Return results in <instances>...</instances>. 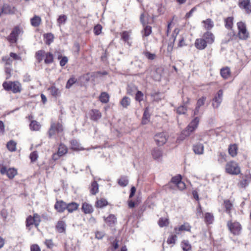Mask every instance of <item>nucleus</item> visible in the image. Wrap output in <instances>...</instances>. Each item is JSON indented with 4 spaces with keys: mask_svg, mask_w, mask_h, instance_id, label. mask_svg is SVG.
<instances>
[{
    "mask_svg": "<svg viewBox=\"0 0 251 251\" xmlns=\"http://www.w3.org/2000/svg\"><path fill=\"white\" fill-rule=\"evenodd\" d=\"M63 131V127L61 123L58 122L51 121L48 132L49 138H51L56 134L62 133Z\"/></svg>",
    "mask_w": 251,
    "mask_h": 251,
    "instance_id": "f257e3e1",
    "label": "nucleus"
},
{
    "mask_svg": "<svg viewBox=\"0 0 251 251\" xmlns=\"http://www.w3.org/2000/svg\"><path fill=\"white\" fill-rule=\"evenodd\" d=\"M2 86L6 91H11L13 93H20L22 91V85L18 81L3 82Z\"/></svg>",
    "mask_w": 251,
    "mask_h": 251,
    "instance_id": "f03ea898",
    "label": "nucleus"
},
{
    "mask_svg": "<svg viewBox=\"0 0 251 251\" xmlns=\"http://www.w3.org/2000/svg\"><path fill=\"white\" fill-rule=\"evenodd\" d=\"M227 226L229 231L234 235L238 236L241 234L242 227L239 222L228 221L227 222Z\"/></svg>",
    "mask_w": 251,
    "mask_h": 251,
    "instance_id": "7ed1b4c3",
    "label": "nucleus"
},
{
    "mask_svg": "<svg viewBox=\"0 0 251 251\" xmlns=\"http://www.w3.org/2000/svg\"><path fill=\"white\" fill-rule=\"evenodd\" d=\"M199 122L200 118L198 117H195L188 125L186 129L182 132L181 135L185 137L189 136L197 128Z\"/></svg>",
    "mask_w": 251,
    "mask_h": 251,
    "instance_id": "20e7f679",
    "label": "nucleus"
},
{
    "mask_svg": "<svg viewBox=\"0 0 251 251\" xmlns=\"http://www.w3.org/2000/svg\"><path fill=\"white\" fill-rule=\"evenodd\" d=\"M237 25L239 38L241 40H246L249 37V33L247 31L245 23L243 22H239L237 23Z\"/></svg>",
    "mask_w": 251,
    "mask_h": 251,
    "instance_id": "39448f33",
    "label": "nucleus"
},
{
    "mask_svg": "<svg viewBox=\"0 0 251 251\" xmlns=\"http://www.w3.org/2000/svg\"><path fill=\"white\" fill-rule=\"evenodd\" d=\"M226 171L229 174L237 175L240 174V168L235 162L230 161L226 163Z\"/></svg>",
    "mask_w": 251,
    "mask_h": 251,
    "instance_id": "423d86ee",
    "label": "nucleus"
},
{
    "mask_svg": "<svg viewBox=\"0 0 251 251\" xmlns=\"http://www.w3.org/2000/svg\"><path fill=\"white\" fill-rule=\"evenodd\" d=\"M154 138L157 145L162 146L167 142L168 135L165 132H160L156 134Z\"/></svg>",
    "mask_w": 251,
    "mask_h": 251,
    "instance_id": "0eeeda50",
    "label": "nucleus"
},
{
    "mask_svg": "<svg viewBox=\"0 0 251 251\" xmlns=\"http://www.w3.org/2000/svg\"><path fill=\"white\" fill-rule=\"evenodd\" d=\"M238 4L241 9L245 11L246 13L250 14L251 13V0H239Z\"/></svg>",
    "mask_w": 251,
    "mask_h": 251,
    "instance_id": "6e6552de",
    "label": "nucleus"
},
{
    "mask_svg": "<svg viewBox=\"0 0 251 251\" xmlns=\"http://www.w3.org/2000/svg\"><path fill=\"white\" fill-rule=\"evenodd\" d=\"M0 172L2 175L6 174L7 177L10 178H13L17 174V170L14 168H9L8 169L5 166H2L0 170Z\"/></svg>",
    "mask_w": 251,
    "mask_h": 251,
    "instance_id": "1a4fd4ad",
    "label": "nucleus"
},
{
    "mask_svg": "<svg viewBox=\"0 0 251 251\" xmlns=\"http://www.w3.org/2000/svg\"><path fill=\"white\" fill-rule=\"evenodd\" d=\"M20 32L21 30L20 28L18 26H16L15 28L13 29L11 33L8 36V40L11 43H16L17 40V37L19 36Z\"/></svg>",
    "mask_w": 251,
    "mask_h": 251,
    "instance_id": "9d476101",
    "label": "nucleus"
},
{
    "mask_svg": "<svg viewBox=\"0 0 251 251\" xmlns=\"http://www.w3.org/2000/svg\"><path fill=\"white\" fill-rule=\"evenodd\" d=\"M223 91L220 90L218 91L217 94L215 96L213 99V102L212 103L214 108H217L219 107L223 100Z\"/></svg>",
    "mask_w": 251,
    "mask_h": 251,
    "instance_id": "9b49d317",
    "label": "nucleus"
},
{
    "mask_svg": "<svg viewBox=\"0 0 251 251\" xmlns=\"http://www.w3.org/2000/svg\"><path fill=\"white\" fill-rule=\"evenodd\" d=\"M66 207L67 203L62 200L57 201L54 205V208L59 213L63 212Z\"/></svg>",
    "mask_w": 251,
    "mask_h": 251,
    "instance_id": "f8f14e48",
    "label": "nucleus"
},
{
    "mask_svg": "<svg viewBox=\"0 0 251 251\" xmlns=\"http://www.w3.org/2000/svg\"><path fill=\"white\" fill-rule=\"evenodd\" d=\"M251 181V176L250 175L243 176L242 180L238 183V186L242 188H246Z\"/></svg>",
    "mask_w": 251,
    "mask_h": 251,
    "instance_id": "ddd939ff",
    "label": "nucleus"
},
{
    "mask_svg": "<svg viewBox=\"0 0 251 251\" xmlns=\"http://www.w3.org/2000/svg\"><path fill=\"white\" fill-rule=\"evenodd\" d=\"M207 45V43L202 38L196 39L195 42V47L199 50H202L205 49Z\"/></svg>",
    "mask_w": 251,
    "mask_h": 251,
    "instance_id": "4468645a",
    "label": "nucleus"
},
{
    "mask_svg": "<svg viewBox=\"0 0 251 251\" xmlns=\"http://www.w3.org/2000/svg\"><path fill=\"white\" fill-rule=\"evenodd\" d=\"M202 38L209 44H211L214 42L215 37L212 33L210 31H206L203 34Z\"/></svg>",
    "mask_w": 251,
    "mask_h": 251,
    "instance_id": "2eb2a0df",
    "label": "nucleus"
},
{
    "mask_svg": "<svg viewBox=\"0 0 251 251\" xmlns=\"http://www.w3.org/2000/svg\"><path fill=\"white\" fill-rule=\"evenodd\" d=\"M105 222L110 226H113L117 222V218L113 214H110L107 217H104Z\"/></svg>",
    "mask_w": 251,
    "mask_h": 251,
    "instance_id": "dca6fc26",
    "label": "nucleus"
},
{
    "mask_svg": "<svg viewBox=\"0 0 251 251\" xmlns=\"http://www.w3.org/2000/svg\"><path fill=\"white\" fill-rule=\"evenodd\" d=\"M90 119L96 121L100 119L101 117V114L99 110L97 109H92L89 112Z\"/></svg>",
    "mask_w": 251,
    "mask_h": 251,
    "instance_id": "f3484780",
    "label": "nucleus"
},
{
    "mask_svg": "<svg viewBox=\"0 0 251 251\" xmlns=\"http://www.w3.org/2000/svg\"><path fill=\"white\" fill-rule=\"evenodd\" d=\"M191 228V226H190V225L187 223H185L183 225L180 226L178 228L175 227L174 230L176 234H179V232L181 231H190Z\"/></svg>",
    "mask_w": 251,
    "mask_h": 251,
    "instance_id": "a211bd4d",
    "label": "nucleus"
},
{
    "mask_svg": "<svg viewBox=\"0 0 251 251\" xmlns=\"http://www.w3.org/2000/svg\"><path fill=\"white\" fill-rule=\"evenodd\" d=\"M193 151L196 154H202L203 153L204 147L201 143H197L193 146Z\"/></svg>",
    "mask_w": 251,
    "mask_h": 251,
    "instance_id": "6ab92c4d",
    "label": "nucleus"
},
{
    "mask_svg": "<svg viewBox=\"0 0 251 251\" xmlns=\"http://www.w3.org/2000/svg\"><path fill=\"white\" fill-rule=\"evenodd\" d=\"M79 206V204L75 202L67 203L66 209L69 213H72L76 210Z\"/></svg>",
    "mask_w": 251,
    "mask_h": 251,
    "instance_id": "aec40b11",
    "label": "nucleus"
},
{
    "mask_svg": "<svg viewBox=\"0 0 251 251\" xmlns=\"http://www.w3.org/2000/svg\"><path fill=\"white\" fill-rule=\"evenodd\" d=\"M82 210L85 214H90L93 212V208L92 205L84 202L82 205Z\"/></svg>",
    "mask_w": 251,
    "mask_h": 251,
    "instance_id": "412c9836",
    "label": "nucleus"
},
{
    "mask_svg": "<svg viewBox=\"0 0 251 251\" xmlns=\"http://www.w3.org/2000/svg\"><path fill=\"white\" fill-rule=\"evenodd\" d=\"M220 74L224 79H227L230 75V70L228 67L223 68L221 69Z\"/></svg>",
    "mask_w": 251,
    "mask_h": 251,
    "instance_id": "4be33fe9",
    "label": "nucleus"
},
{
    "mask_svg": "<svg viewBox=\"0 0 251 251\" xmlns=\"http://www.w3.org/2000/svg\"><path fill=\"white\" fill-rule=\"evenodd\" d=\"M202 23L204 24V28L207 30L211 29L214 25L213 22L209 18L203 21Z\"/></svg>",
    "mask_w": 251,
    "mask_h": 251,
    "instance_id": "5701e85b",
    "label": "nucleus"
},
{
    "mask_svg": "<svg viewBox=\"0 0 251 251\" xmlns=\"http://www.w3.org/2000/svg\"><path fill=\"white\" fill-rule=\"evenodd\" d=\"M233 17H228L225 19V26L228 29H231L233 27Z\"/></svg>",
    "mask_w": 251,
    "mask_h": 251,
    "instance_id": "b1692460",
    "label": "nucleus"
},
{
    "mask_svg": "<svg viewBox=\"0 0 251 251\" xmlns=\"http://www.w3.org/2000/svg\"><path fill=\"white\" fill-rule=\"evenodd\" d=\"M46 52L44 50H39L37 51L35 53V58L37 60L38 63H40L45 56Z\"/></svg>",
    "mask_w": 251,
    "mask_h": 251,
    "instance_id": "393cba45",
    "label": "nucleus"
},
{
    "mask_svg": "<svg viewBox=\"0 0 251 251\" xmlns=\"http://www.w3.org/2000/svg\"><path fill=\"white\" fill-rule=\"evenodd\" d=\"M229 154L232 157L237 155L238 148L236 144L230 145L228 147Z\"/></svg>",
    "mask_w": 251,
    "mask_h": 251,
    "instance_id": "a878e982",
    "label": "nucleus"
},
{
    "mask_svg": "<svg viewBox=\"0 0 251 251\" xmlns=\"http://www.w3.org/2000/svg\"><path fill=\"white\" fill-rule=\"evenodd\" d=\"M224 204L226 208V212L231 216V210L233 207V204L228 200L224 201Z\"/></svg>",
    "mask_w": 251,
    "mask_h": 251,
    "instance_id": "bb28decb",
    "label": "nucleus"
},
{
    "mask_svg": "<svg viewBox=\"0 0 251 251\" xmlns=\"http://www.w3.org/2000/svg\"><path fill=\"white\" fill-rule=\"evenodd\" d=\"M152 157L154 159L160 158L162 155V151L158 148H154L151 151Z\"/></svg>",
    "mask_w": 251,
    "mask_h": 251,
    "instance_id": "cd10ccee",
    "label": "nucleus"
},
{
    "mask_svg": "<svg viewBox=\"0 0 251 251\" xmlns=\"http://www.w3.org/2000/svg\"><path fill=\"white\" fill-rule=\"evenodd\" d=\"M31 24L34 27L38 26L41 22V19L39 16H34L31 19Z\"/></svg>",
    "mask_w": 251,
    "mask_h": 251,
    "instance_id": "c85d7f7f",
    "label": "nucleus"
},
{
    "mask_svg": "<svg viewBox=\"0 0 251 251\" xmlns=\"http://www.w3.org/2000/svg\"><path fill=\"white\" fill-rule=\"evenodd\" d=\"M177 33L178 32H177L176 35L175 34V33H173L171 37L170 38V40L172 41V42L168 44L167 47V50L169 52H171L173 50L174 43L176 40Z\"/></svg>",
    "mask_w": 251,
    "mask_h": 251,
    "instance_id": "c756f323",
    "label": "nucleus"
},
{
    "mask_svg": "<svg viewBox=\"0 0 251 251\" xmlns=\"http://www.w3.org/2000/svg\"><path fill=\"white\" fill-rule=\"evenodd\" d=\"M150 114L147 108L145 110L142 120V124L146 125L149 122Z\"/></svg>",
    "mask_w": 251,
    "mask_h": 251,
    "instance_id": "7c9ffc66",
    "label": "nucleus"
},
{
    "mask_svg": "<svg viewBox=\"0 0 251 251\" xmlns=\"http://www.w3.org/2000/svg\"><path fill=\"white\" fill-rule=\"evenodd\" d=\"M99 185L97 181H94L91 183L90 192L92 195H95L98 192Z\"/></svg>",
    "mask_w": 251,
    "mask_h": 251,
    "instance_id": "2f4dec72",
    "label": "nucleus"
},
{
    "mask_svg": "<svg viewBox=\"0 0 251 251\" xmlns=\"http://www.w3.org/2000/svg\"><path fill=\"white\" fill-rule=\"evenodd\" d=\"M30 129L32 130L37 131L39 130L41 127V125L39 123L36 121H31L29 125Z\"/></svg>",
    "mask_w": 251,
    "mask_h": 251,
    "instance_id": "473e14b6",
    "label": "nucleus"
},
{
    "mask_svg": "<svg viewBox=\"0 0 251 251\" xmlns=\"http://www.w3.org/2000/svg\"><path fill=\"white\" fill-rule=\"evenodd\" d=\"M151 26L146 25L144 26V29L142 31L143 37L144 38V37L149 36L151 34Z\"/></svg>",
    "mask_w": 251,
    "mask_h": 251,
    "instance_id": "72a5a7b5",
    "label": "nucleus"
},
{
    "mask_svg": "<svg viewBox=\"0 0 251 251\" xmlns=\"http://www.w3.org/2000/svg\"><path fill=\"white\" fill-rule=\"evenodd\" d=\"M53 62V55L51 52H47L45 54L44 62L46 64H50Z\"/></svg>",
    "mask_w": 251,
    "mask_h": 251,
    "instance_id": "f704fd0d",
    "label": "nucleus"
},
{
    "mask_svg": "<svg viewBox=\"0 0 251 251\" xmlns=\"http://www.w3.org/2000/svg\"><path fill=\"white\" fill-rule=\"evenodd\" d=\"M50 94L54 97L57 98L60 96V92L58 88L55 86H51L49 88Z\"/></svg>",
    "mask_w": 251,
    "mask_h": 251,
    "instance_id": "c9c22d12",
    "label": "nucleus"
},
{
    "mask_svg": "<svg viewBox=\"0 0 251 251\" xmlns=\"http://www.w3.org/2000/svg\"><path fill=\"white\" fill-rule=\"evenodd\" d=\"M44 38L46 39L45 43L47 45H50L53 41L54 36L51 33L45 34L44 35Z\"/></svg>",
    "mask_w": 251,
    "mask_h": 251,
    "instance_id": "e433bc0d",
    "label": "nucleus"
},
{
    "mask_svg": "<svg viewBox=\"0 0 251 251\" xmlns=\"http://www.w3.org/2000/svg\"><path fill=\"white\" fill-rule=\"evenodd\" d=\"M16 143L13 140H10L7 142L6 147L10 151H15L16 150Z\"/></svg>",
    "mask_w": 251,
    "mask_h": 251,
    "instance_id": "4c0bfd02",
    "label": "nucleus"
},
{
    "mask_svg": "<svg viewBox=\"0 0 251 251\" xmlns=\"http://www.w3.org/2000/svg\"><path fill=\"white\" fill-rule=\"evenodd\" d=\"M56 228L59 233H62L65 231V224L63 221H59L56 226Z\"/></svg>",
    "mask_w": 251,
    "mask_h": 251,
    "instance_id": "58836bf2",
    "label": "nucleus"
},
{
    "mask_svg": "<svg viewBox=\"0 0 251 251\" xmlns=\"http://www.w3.org/2000/svg\"><path fill=\"white\" fill-rule=\"evenodd\" d=\"M109 96L106 92H102L100 96V100L104 103H106L109 101Z\"/></svg>",
    "mask_w": 251,
    "mask_h": 251,
    "instance_id": "ea45409f",
    "label": "nucleus"
},
{
    "mask_svg": "<svg viewBox=\"0 0 251 251\" xmlns=\"http://www.w3.org/2000/svg\"><path fill=\"white\" fill-rule=\"evenodd\" d=\"M67 152V147L63 144H60L58 148L57 152L58 153L59 155L62 156L66 154Z\"/></svg>",
    "mask_w": 251,
    "mask_h": 251,
    "instance_id": "a19ab883",
    "label": "nucleus"
},
{
    "mask_svg": "<svg viewBox=\"0 0 251 251\" xmlns=\"http://www.w3.org/2000/svg\"><path fill=\"white\" fill-rule=\"evenodd\" d=\"M120 103L124 108H127L130 104V99L125 96L122 99Z\"/></svg>",
    "mask_w": 251,
    "mask_h": 251,
    "instance_id": "79ce46f5",
    "label": "nucleus"
},
{
    "mask_svg": "<svg viewBox=\"0 0 251 251\" xmlns=\"http://www.w3.org/2000/svg\"><path fill=\"white\" fill-rule=\"evenodd\" d=\"M118 183L122 187H125L128 184V180L126 176H122L118 179Z\"/></svg>",
    "mask_w": 251,
    "mask_h": 251,
    "instance_id": "37998d69",
    "label": "nucleus"
},
{
    "mask_svg": "<svg viewBox=\"0 0 251 251\" xmlns=\"http://www.w3.org/2000/svg\"><path fill=\"white\" fill-rule=\"evenodd\" d=\"M188 103V100L186 102V103L182 105H180L176 109V112L178 114H185L187 110V107L185 105L186 104Z\"/></svg>",
    "mask_w": 251,
    "mask_h": 251,
    "instance_id": "c03bdc74",
    "label": "nucleus"
},
{
    "mask_svg": "<svg viewBox=\"0 0 251 251\" xmlns=\"http://www.w3.org/2000/svg\"><path fill=\"white\" fill-rule=\"evenodd\" d=\"M34 225L35 226V221L31 216H28L26 220V226L29 230L31 229V226Z\"/></svg>",
    "mask_w": 251,
    "mask_h": 251,
    "instance_id": "a18cd8bd",
    "label": "nucleus"
},
{
    "mask_svg": "<svg viewBox=\"0 0 251 251\" xmlns=\"http://www.w3.org/2000/svg\"><path fill=\"white\" fill-rule=\"evenodd\" d=\"M108 202L107 201L104 199H101L98 200L96 202V206L98 208H102L107 205Z\"/></svg>",
    "mask_w": 251,
    "mask_h": 251,
    "instance_id": "49530a36",
    "label": "nucleus"
},
{
    "mask_svg": "<svg viewBox=\"0 0 251 251\" xmlns=\"http://www.w3.org/2000/svg\"><path fill=\"white\" fill-rule=\"evenodd\" d=\"M183 251H189L191 250V246L188 240H184L181 243Z\"/></svg>",
    "mask_w": 251,
    "mask_h": 251,
    "instance_id": "de8ad7c7",
    "label": "nucleus"
},
{
    "mask_svg": "<svg viewBox=\"0 0 251 251\" xmlns=\"http://www.w3.org/2000/svg\"><path fill=\"white\" fill-rule=\"evenodd\" d=\"M67 19V17L65 15H61L59 16L57 22L59 25L60 26L61 25H64L66 23Z\"/></svg>",
    "mask_w": 251,
    "mask_h": 251,
    "instance_id": "09e8293b",
    "label": "nucleus"
},
{
    "mask_svg": "<svg viewBox=\"0 0 251 251\" xmlns=\"http://www.w3.org/2000/svg\"><path fill=\"white\" fill-rule=\"evenodd\" d=\"M205 222L207 224H212L214 217L213 215L210 213H206L205 214Z\"/></svg>",
    "mask_w": 251,
    "mask_h": 251,
    "instance_id": "8fccbe9b",
    "label": "nucleus"
},
{
    "mask_svg": "<svg viewBox=\"0 0 251 251\" xmlns=\"http://www.w3.org/2000/svg\"><path fill=\"white\" fill-rule=\"evenodd\" d=\"M71 148L75 151H77L79 150V144L77 141L75 140H72L70 142Z\"/></svg>",
    "mask_w": 251,
    "mask_h": 251,
    "instance_id": "3c124183",
    "label": "nucleus"
},
{
    "mask_svg": "<svg viewBox=\"0 0 251 251\" xmlns=\"http://www.w3.org/2000/svg\"><path fill=\"white\" fill-rule=\"evenodd\" d=\"M158 223L160 227H164L168 226L169 221L167 219L160 218L159 220Z\"/></svg>",
    "mask_w": 251,
    "mask_h": 251,
    "instance_id": "603ef678",
    "label": "nucleus"
},
{
    "mask_svg": "<svg viewBox=\"0 0 251 251\" xmlns=\"http://www.w3.org/2000/svg\"><path fill=\"white\" fill-rule=\"evenodd\" d=\"M77 80L75 77L70 78L67 82L66 88L67 89L70 88L76 82Z\"/></svg>",
    "mask_w": 251,
    "mask_h": 251,
    "instance_id": "864d4df0",
    "label": "nucleus"
},
{
    "mask_svg": "<svg viewBox=\"0 0 251 251\" xmlns=\"http://www.w3.org/2000/svg\"><path fill=\"white\" fill-rule=\"evenodd\" d=\"M182 179V176L180 175H178L174 176L171 179V182L176 185L179 181Z\"/></svg>",
    "mask_w": 251,
    "mask_h": 251,
    "instance_id": "5fc2aeb1",
    "label": "nucleus"
},
{
    "mask_svg": "<svg viewBox=\"0 0 251 251\" xmlns=\"http://www.w3.org/2000/svg\"><path fill=\"white\" fill-rule=\"evenodd\" d=\"M206 99V98L204 96H203L201 98H200L197 100L196 106L200 108L201 106L203 105L204 104Z\"/></svg>",
    "mask_w": 251,
    "mask_h": 251,
    "instance_id": "6e6d98bb",
    "label": "nucleus"
},
{
    "mask_svg": "<svg viewBox=\"0 0 251 251\" xmlns=\"http://www.w3.org/2000/svg\"><path fill=\"white\" fill-rule=\"evenodd\" d=\"M140 21L143 26L148 24V20L145 17L144 13H142L140 17Z\"/></svg>",
    "mask_w": 251,
    "mask_h": 251,
    "instance_id": "4d7b16f0",
    "label": "nucleus"
},
{
    "mask_svg": "<svg viewBox=\"0 0 251 251\" xmlns=\"http://www.w3.org/2000/svg\"><path fill=\"white\" fill-rule=\"evenodd\" d=\"M176 239L177 236L176 235H172L168 237L167 240V243L168 244H175Z\"/></svg>",
    "mask_w": 251,
    "mask_h": 251,
    "instance_id": "13d9d810",
    "label": "nucleus"
},
{
    "mask_svg": "<svg viewBox=\"0 0 251 251\" xmlns=\"http://www.w3.org/2000/svg\"><path fill=\"white\" fill-rule=\"evenodd\" d=\"M2 61L5 63L6 65H11L13 61L10 58V57H8L7 56H3L2 58Z\"/></svg>",
    "mask_w": 251,
    "mask_h": 251,
    "instance_id": "bf43d9fd",
    "label": "nucleus"
},
{
    "mask_svg": "<svg viewBox=\"0 0 251 251\" xmlns=\"http://www.w3.org/2000/svg\"><path fill=\"white\" fill-rule=\"evenodd\" d=\"M38 157V155L37 151L32 152L29 155L31 162H35L37 159Z\"/></svg>",
    "mask_w": 251,
    "mask_h": 251,
    "instance_id": "052dcab7",
    "label": "nucleus"
},
{
    "mask_svg": "<svg viewBox=\"0 0 251 251\" xmlns=\"http://www.w3.org/2000/svg\"><path fill=\"white\" fill-rule=\"evenodd\" d=\"M160 92H157L151 94V96L153 98L154 100L159 101L161 99V98L160 97Z\"/></svg>",
    "mask_w": 251,
    "mask_h": 251,
    "instance_id": "680f3d73",
    "label": "nucleus"
},
{
    "mask_svg": "<svg viewBox=\"0 0 251 251\" xmlns=\"http://www.w3.org/2000/svg\"><path fill=\"white\" fill-rule=\"evenodd\" d=\"M143 94L141 91H138L135 96V100L140 102L143 99Z\"/></svg>",
    "mask_w": 251,
    "mask_h": 251,
    "instance_id": "e2e57ef3",
    "label": "nucleus"
},
{
    "mask_svg": "<svg viewBox=\"0 0 251 251\" xmlns=\"http://www.w3.org/2000/svg\"><path fill=\"white\" fill-rule=\"evenodd\" d=\"M102 26L100 25H97L94 27V31L96 35H98L101 33Z\"/></svg>",
    "mask_w": 251,
    "mask_h": 251,
    "instance_id": "0e129e2a",
    "label": "nucleus"
},
{
    "mask_svg": "<svg viewBox=\"0 0 251 251\" xmlns=\"http://www.w3.org/2000/svg\"><path fill=\"white\" fill-rule=\"evenodd\" d=\"M12 69L10 67H7L5 68V72L6 75V79H9L11 76V72Z\"/></svg>",
    "mask_w": 251,
    "mask_h": 251,
    "instance_id": "69168bd1",
    "label": "nucleus"
},
{
    "mask_svg": "<svg viewBox=\"0 0 251 251\" xmlns=\"http://www.w3.org/2000/svg\"><path fill=\"white\" fill-rule=\"evenodd\" d=\"M32 218H34V220H35V226L36 227H37L39 225L40 221H41L40 216L39 215H38L37 214H34L33 215V217H32Z\"/></svg>",
    "mask_w": 251,
    "mask_h": 251,
    "instance_id": "338daca9",
    "label": "nucleus"
},
{
    "mask_svg": "<svg viewBox=\"0 0 251 251\" xmlns=\"http://www.w3.org/2000/svg\"><path fill=\"white\" fill-rule=\"evenodd\" d=\"M122 39L125 42H127L129 39V36L127 31H124L122 32L121 35Z\"/></svg>",
    "mask_w": 251,
    "mask_h": 251,
    "instance_id": "774afa93",
    "label": "nucleus"
}]
</instances>
